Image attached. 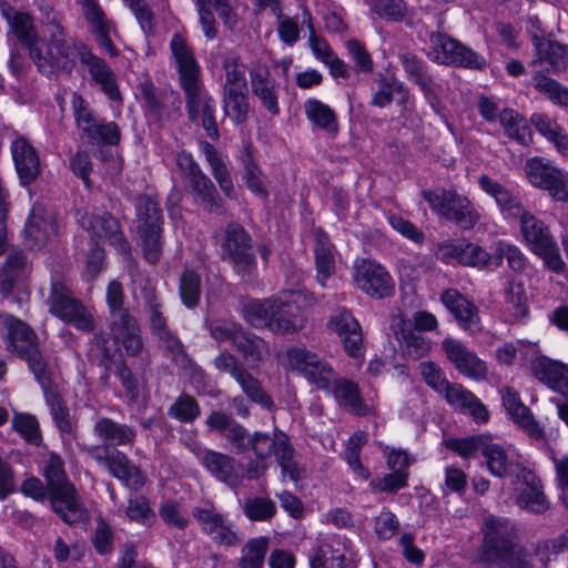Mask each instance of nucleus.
Instances as JSON below:
<instances>
[{"instance_id":"8","label":"nucleus","mask_w":568,"mask_h":568,"mask_svg":"<svg viewBox=\"0 0 568 568\" xmlns=\"http://www.w3.org/2000/svg\"><path fill=\"white\" fill-rule=\"evenodd\" d=\"M483 540L478 548L479 561L486 566L498 565L504 555L519 541L515 523L505 517L488 516L481 527Z\"/></svg>"},{"instance_id":"32","label":"nucleus","mask_w":568,"mask_h":568,"mask_svg":"<svg viewBox=\"0 0 568 568\" xmlns=\"http://www.w3.org/2000/svg\"><path fill=\"white\" fill-rule=\"evenodd\" d=\"M311 568H354L345 546L335 538L322 540L310 559Z\"/></svg>"},{"instance_id":"4","label":"nucleus","mask_w":568,"mask_h":568,"mask_svg":"<svg viewBox=\"0 0 568 568\" xmlns=\"http://www.w3.org/2000/svg\"><path fill=\"white\" fill-rule=\"evenodd\" d=\"M88 44L80 39L68 37L65 28L57 20H52L49 29V39L45 51L42 47L31 51V60L40 73L71 74L77 60L81 61Z\"/></svg>"},{"instance_id":"2","label":"nucleus","mask_w":568,"mask_h":568,"mask_svg":"<svg viewBox=\"0 0 568 568\" xmlns=\"http://www.w3.org/2000/svg\"><path fill=\"white\" fill-rule=\"evenodd\" d=\"M170 49L179 75V85L185 95L189 119L195 122L201 118L206 134L213 140L219 139L214 100L205 90L201 68L192 48L180 33H174Z\"/></svg>"},{"instance_id":"12","label":"nucleus","mask_w":568,"mask_h":568,"mask_svg":"<svg viewBox=\"0 0 568 568\" xmlns=\"http://www.w3.org/2000/svg\"><path fill=\"white\" fill-rule=\"evenodd\" d=\"M71 104L77 128L82 138H87L92 144L115 145L120 142L121 131L119 125L113 121H98L81 94L73 92Z\"/></svg>"},{"instance_id":"61","label":"nucleus","mask_w":568,"mask_h":568,"mask_svg":"<svg viewBox=\"0 0 568 568\" xmlns=\"http://www.w3.org/2000/svg\"><path fill=\"white\" fill-rule=\"evenodd\" d=\"M483 456L486 458V464L491 475L504 477L508 474L510 463L507 453L501 446L487 442Z\"/></svg>"},{"instance_id":"44","label":"nucleus","mask_w":568,"mask_h":568,"mask_svg":"<svg viewBox=\"0 0 568 568\" xmlns=\"http://www.w3.org/2000/svg\"><path fill=\"white\" fill-rule=\"evenodd\" d=\"M234 347L252 367H257L270 354L266 341L244 331L235 341Z\"/></svg>"},{"instance_id":"16","label":"nucleus","mask_w":568,"mask_h":568,"mask_svg":"<svg viewBox=\"0 0 568 568\" xmlns=\"http://www.w3.org/2000/svg\"><path fill=\"white\" fill-rule=\"evenodd\" d=\"M326 328L341 338L348 356L357 358L364 355L362 326L349 310L345 307L335 310L326 324Z\"/></svg>"},{"instance_id":"9","label":"nucleus","mask_w":568,"mask_h":568,"mask_svg":"<svg viewBox=\"0 0 568 568\" xmlns=\"http://www.w3.org/2000/svg\"><path fill=\"white\" fill-rule=\"evenodd\" d=\"M430 209L440 217L454 222L460 230H473L481 215L475 205L455 191L436 189L422 192Z\"/></svg>"},{"instance_id":"47","label":"nucleus","mask_w":568,"mask_h":568,"mask_svg":"<svg viewBox=\"0 0 568 568\" xmlns=\"http://www.w3.org/2000/svg\"><path fill=\"white\" fill-rule=\"evenodd\" d=\"M397 339L403 353L414 361L425 357L432 348V342L427 337L408 326L400 328Z\"/></svg>"},{"instance_id":"63","label":"nucleus","mask_w":568,"mask_h":568,"mask_svg":"<svg viewBox=\"0 0 568 568\" xmlns=\"http://www.w3.org/2000/svg\"><path fill=\"white\" fill-rule=\"evenodd\" d=\"M486 444L487 437L484 435H476L466 438H449L446 440V447L463 458H470L478 452L483 454Z\"/></svg>"},{"instance_id":"1","label":"nucleus","mask_w":568,"mask_h":568,"mask_svg":"<svg viewBox=\"0 0 568 568\" xmlns=\"http://www.w3.org/2000/svg\"><path fill=\"white\" fill-rule=\"evenodd\" d=\"M206 425L210 429L220 432L235 454L253 452L255 460L246 465L248 479L263 476L272 457H275L284 476H288L294 481L301 478V470L294 460V448L288 436L283 432H274L273 436L263 432L250 434L243 425L220 410L212 412L207 416Z\"/></svg>"},{"instance_id":"11","label":"nucleus","mask_w":568,"mask_h":568,"mask_svg":"<svg viewBox=\"0 0 568 568\" xmlns=\"http://www.w3.org/2000/svg\"><path fill=\"white\" fill-rule=\"evenodd\" d=\"M191 513L201 531L213 544L230 548L241 542L236 525L222 514L212 501H204L193 507Z\"/></svg>"},{"instance_id":"51","label":"nucleus","mask_w":568,"mask_h":568,"mask_svg":"<svg viewBox=\"0 0 568 568\" xmlns=\"http://www.w3.org/2000/svg\"><path fill=\"white\" fill-rule=\"evenodd\" d=\"M63 313L67 315L60 316V320L65 324L85 333L94 331V317L80 300L72 297V300L64 307Z\"/></svg>"},{"instance_id":"56","label":"nucleus","mask_w":568,"mask_h":568,"mask_svg":"<svg viewBox=\"0 0 568 568\" xmlns=\"http://www.w3.org/2000/svg\"><path fill=\"white\" fill-rule=\"evenodd\" d=\"M532 85L552 103L568 106V89L556 80L542 73H536L532 78Z\"/></svg>"},{"instance_id":"15","label":"nucleus","mask_w":568,"mask_h":568,"mask_svg":"<svg viewBox=\"0 0 568 568\" xmlns=\"http://www.w3.org/2000/svg\"><path fill=\"white\" fill-rule=\"evenodd\" d=\"M435 256L446 264L458 263L465 266L483 268L489 264V253L467 240H447L437 244Z\"/></svg>"},{"instance_id":"45","label":"nucleus","mask_w":568,"mask_h":568,"mask_svg":"<svg viewBox=\"0 0 568 568\" xmlns=\"http://www.w3.org/2000/svg\"><path fill=\"white\" fill-rule=\"evenodd\" d=\"M560 169L557 168L552 161L542 158L534 156L526 161L524 171L529 183L539 190H545L551 182L552 178Z\"/></svg>"},{"instance_id":"26","label":"nucleus","mask_w":568,"mask_h":568,"mask_svg":"<svg viewBox=\"0 0 568 568\" xmlns=\"http://www.w3.org/2000/svg\"><path fill=\"white\" fill-rule=\"evenodd\" d=\"M478 184L486 194L495 200L496 204L506 217L519 219L527 212L519 196L514 194L498 181L483 174L478 179Z\"/></svg>"},{"instance_id":"6","label":"nucleus","mask_w":568,"mask_h":568,"mask_svg":"<svg viewBox=\"0 0 568 568\" xmlns=\"http://www.w3.org/2000/svg\"><path fill=\"white\" fill-rule=\"evenodd\" d=\"M138 233L145 260L155 264L163 248V215L160 203L150 195H139L135 201Z\"/></svg>"},{"instance_id":"62","label":"nucleus","mask_w":568,"mask_h":568,"mask_svg":"<svg viewBox=\"0 0 568 568\" xmlns=\"http://www.w3.org/2000/svg\"><path fill=\"white\" fill-rule=\"evenodd\" d=\"M97 554L109 555L114 549V531L112 526L102 517L97 518V525L91 537Z\"/></svg>"},{"instance_id":"27","label":"nucleus","mask_w":568,"mask_h":568,"mask_svg":"<svg viewBox=\"0 0 568 568\" xmlns=\"http://www.w3.org/2000/svg\"><path fill=\"white\" fill-rule=\"evenodd\" d=\"M93 434L105 446L111 448L133 446L138 432L134 426L118 423L110 417H101L93 426Z\"/></svg>"},{"instance_id":"19","label":"nucleus","mask_w":568,"mask_h":568,"mask_svg":"<svg viewBox=\"0 0 568 568\" xmlns=\"http://www.w3.org/2000/svg\"><path fill=\"white\" fill-rule=\"evenodd\" d=\"M10 151L21 185L29 186L42 171L37 149L26 136L16 134L11 141Z\"/></svg>"},{"instance_id":"18","label":"nucleus","mask_w":568,"mask_h":568,"mask_svg":"<svg viewBox=\"0 0 568 568\" xmlns=\"http://www.w3.org/2000/svg\"><path fill=\"white\" fill-rule=\"evenodd\" d=\"M200 462L213 477L231 488H237L244 478H247L246 467L227 454L204 450Z\"/></svg>"},{"instance_id":"38","label":"nucleus","mask_w":568,"mask_h":568,"mask_svg":"<svg viewBox=\"0 0 568 568\" xmlns=\"http://www.w3.org/2000/svg\"><path fill=\"white\" fill-rule=\"evenodd\" d=\"M276 308L270 329L280 334H292L301 331L305 325L304 317L298 313L295 304L276 298Z\"/></svg>"},{"instance_id":"64","label":"nucleus","mask_w":568,"mask_h":568,"mask_svg":"<svg viewBox=\"0 0 568 568\" xmlns=\"http://www.w3.org/2000/svg\"><path fill=\"white\" fill-rule=\"evenodd\" d=\"M409 473L392 471L369 481V488L374 493H386L394 495L399 489L408 486Z\"/></svg>"},{"instance_id":"58","label":"nucleus","mask_w":568,"mask_h":568,"mask_svg":"<svg viewBox=\"0 0 568 568\" xmlns=\"http://www.w3.org/2000/svg\"><path fill=\"white\" fill-rule=\"evenodd\" d=\"M179 294L182 303L187 308H194L199 302L201 296V277L194 271H185L179 284Z\"/></svg>"},{"instance_id":"40","label":"nucleus","mask_w":568,"mask_h":568,"mask_svg":"<svg viewBox=\"0 0 568 568\" xmlns=\"http://www.w3.org/2000/svg\"><path fill=\"white\" fill-rule=\"evenodd\" d=\"M519 220L523 237L532 253L555 241L548 226L530 212L527 211Z\"/></svg>"},{"instance_id":"29","label":"nucleus","mask_w":568,"mask_h":568,"mask_svg":"<svg viewBox=\"0 0 568 568\" xmlns=\"http://www.w3.org/2000/svg\"><path fill=\"white\" fill-rule=\"evenodd\" d=\"M85 227L92 231L93 235L105 237L119 253L124 255L131 253L130 243L123 234L119 221L110 213L90 216Z\"/></svg>"},{"instance_id":"30","label":"nucleus","mask_w":568,"mask_h":568,"mask_svg":"<svg viewBox=\"0 0 568 568\" xmlns=\"http://www.w3.org/2000/svg\"><path fill=\"white\" fill-rule=\"evenodd\" d=\"M329 389L337 404L348 412L357 416H366L371 413L369 406L362 398L357 383L336 376Z\"/></svg>"},{"instance_id":"20","label":"nucleus","mask_w":568,"mask_h":568,"mask_svg":"<svg viewBox=\"0 0 568 568\" xmlns=\"http://www.w3.org/2000/svg\"><path fill=\"white\" fill-rule=\"evenodd\" d=\"M442 349L460 374L477 381L485 378L487 374L485 362L468 349L462 341L446 337L442 342Z\"/></svg>"},{"instance_id":"50","label":"nucleus","mask_w":568,"mask_h":568,"mask_svg":"<svg viewBox=\"0 0 568 568\" xmlns=\"http://www.w3.org/2000/svg\"><path fill=\"white\" fill-rule=\"evenodd\" d=\"M276 298L255 300L247 303L243 308L245 321L254 327L270 328L274 310L276 308Z\"/></svg>"},{"instance_id":"31","label":"nucleus","mask_w":568,"mask_h":568,"mask_svg":"<svg viewBox=\"0 0 568 568\" xmlns=\"http://www.w3.org/2000/svg\"><path fill=\"white\" fill-rule=\"evenodd\" d=\"M24 244L30 250L41 248L57 233V223L49 213L33 211L24 225Z\"/></svg>"},{"instance_id":"52","label":"nucleus","mask_w":568,"mask_h":568,"mask_svg":"<svg viewBox=\"0 0 568 568\" xmlns=\"http://www.w3.org/2000/svg\"><path fill=\"white\" fill-rule=\"evenodd\" d=\"M222 104L224 114L234 123H244L251 109L248 90L222 93Z\"/></svg>"},{"instance_id":"43","label":"nucleus","mask_w":568,"mask_h":568,"mask_svg":"<svg viewBox=\"0 0 568 568\" xmlns=\"http://www.w3.org/2000/svg\"><path fill=\"white\" fill-rule=\"evenodd\" d=\"M306 118L317 128L329 134H337L338 120L336 112L317 99H308L304 103Z\"/></svg>"},{"instance_id":"23","label":"nucleus","mask_w":568,"mask_h":568,"mask_svg":"<svg viewBox=\"0 0 568 568\" xmlns=\"http://www.w3.org/2000/svg\"><path fill=\"white\" fill-rule=\"evenodd\" d=\"M500 395L503 405L514 423L524 429L530 438H544V428L535 419L530 409L521 402L518 392L511 387H504L500 389Z\"/></svg>"},{"instance_id":"35","label":"nucleus","mask_w":568,"mask_h":568,"mask_svg":"<svg viewBox=\"0 0 568 568\" xmlns=\"http://www.w3.org/2000/svg\"><path fill=\"white\" fill-rule=\"evenodd\" d=\"M534 373L549 388L568 397V365L541 358L535 363Z\"/></svg>"},{"instance_id":"14","label":"nucleus","mask_w":568,"mask_h":568,"mask_svg":"<svg viewBox=\"0 0 568 568\" xmlns=\"http://www.w3.org/2000/svg\"><path fill=\"white\" fill-rule=\"evenodd\" d=\"M353 282L356 288L376 300L394 293V281L389 272L379 263L362 258L353 266Z\"/></svg>"},{"instance_id":"28","label":"nucleus","mask_w":568,"mask_h":568,"mask_svg":"<svg viewBox=\"0 0 568 568\" xmlns=\"http://www.w3.org/2000/svg\"><path fill=\"white\" fill-rule=\"evenodd\" d=\"M111 332L114 339L123 345L128 355L136 356L143 348L141 329L136 318L130 312H121L113 316Z\"/></svg>"},{"instance_id":"41","label":"nucleus","mask_w":568,"mask_h":568,"mask_svg":"<svg viewBox=\"0 0 568 568\" xmlns=\"http://www.w3.org/2000/svg\"><path fill=\"white\" fill-rule=\"evenodd\" d=\"M334 246L331 244L327 234L322 231L316 233V245L314 248L316 280L322 285H326V281L335 272Z\"/></svg>"},{"instance_id":"13","label":"nucleus","mask_w":568,"mask_h":568,"mask_svg":"<svg viewBox=\"0 0 568 568\" xmlns=\"http://www.w3.org/2000/svg\"><path fill=\"white\" fill-rule=\"evenodd\" d=\"M286 358L292 369L301 373L318 389L328 390L337 375L326 359L303 347L288 348Z\"/></svg>"},{"instance_id":"24","label":"nucleus","mask_w":568,"mask_h":568,"mask_svg":"<svg viewBox=\"0 0 568 568\" xmlns=\"http://www.w3.org/2000/svg\"><path fill=\"white\" fill-rule=\"evenodd\" d=\"M518 478L524 484L517 496V505L536 515L545 514L550 508V501L546 497L541 480L528 469H523Z\"/></svg>"},{"instance_id":"42","label":"nucleus","mask_w":568,"mask_h":568,"mask_svg":"<svg viewBox=\"0 0 568 568\" xmlns=\"http://www.w3.org/2000/svg\"><path fill=\"white\" fill-rule=\"evenodd\" d=\"M224 82L222 93L234 91H247L246 64L235 54H227L222 62Z\"/></svg>"},{"instance_id":"60","label":"nucleus","mask_w":568,"mask_h":568,"mask_svg":"<svg viewBox=\"0 0 568 568\" xmlns=\"http://www.w3.org/2000/svg\"><path fill=\"white\" fill-rule=\"evenodd\" d=\"M125 514L130 520L146 527H151L156 521L154 510L150 507L148 498L142 495L129 498Z\"/></svg>"},{"instance_id":"7","label":"nucleus","mask_w":568,"mask_h":568,"mask_svg":"<svg viewBox=\"0 0 568 568\" xmlns=\"http://www.w3.org/2000/svg\"><path fill=\"white\" fill-rule=\"evenodd\" d=\"M217 243L222 250V260L227 261L241 278H251L254 275L256 256L253 251V239L241 224L229 223Z\"/></svg>"},{"instance_id":"53","label":"nucleus","mask_w":568,"mask_h":568,"mask_svg":"<svg viewBox=\"0 0 568 568\" xmlns=\"http://www.w3.org/2000/svg\"><path fill=\"white\" fill-rule=\"evenodd\" d=\"M235 382L241 387L242 392L246 395V397L260 405L264 409H273L274 402L271 396L265 392L261 382L253 376L248 369H246Z\"/></svg>"},{"instance_id":"37","label":"nucleus","mask_w":568,"mask_h":568,"mask_svg":"<svg viewBox=\"0 0 568 568\" xmlns=\"http://www.w3.org/2000/svg\"><path fill=\"white\" fill-rule=\"evenodd\" d=\"M40 386L43 389L45 403L50 407V413L57 428L60 430V433H72L73 419L62 396L59 394L55 387L52 386L51 371L48 372V383L40 384Z\"/></svg>"},{"instance_id":"59","label":"nucleus","mask_w":568,"mask_h":568,"mask_svg":"<svg viewBox=\"0 0 568 568\" xmlns=\"http://www.w3.org/2000/svg\"><path fill=\"white\" fill-rule=\"evenodd\" d=\"M244 515L253 521H267L276 514V505L268 497L247 498L243 504Z\"/></svg>"},{"instance_id":"39","label":"nucleus","mask_w":568,"mask_h":568,"mask_svg":"<svg viewBox=\"0 0 568 568\" xmlns=\"http://www.w3.org/2000/svg\"><path fill=\"white\" fill-rule=\"evenodd\" d=\"M6 19L10 26L11 31L22 44V47L28 50L29 57L31 58V51L33 49H38L41 42L32 17L26 12H12L6 13Z\"/></svg>"},{"instance_id":"25","label":"nucleus","mask_w":568,"mask_h":568,"mask_svg":"<svg viewBox=\"0 0 568 568\" xmlns=\"http://www.w3.org/2000/svg\"><path fill=\"white\" fill-rule=\"evenodd\" d=\"M447 403L463 414H469L477 424L489 420V412L483 402L460 384H450L442 394Z\"/></svg>"},{"instance_id":"21","label":"nucleus","mask_w":568,"mask_h":568,"mask_svg":"<svg viewBox=\"0 0 568 568\" xmlns=\"http://www.w3.org/2000/svg\"><path fill=\"white\" fill-rule=\"evenodd\" d=\"M442 304L457 321L459 327L466 332L480 329L478 307L456 288H447L440 293Z\"/></svg>"},{"instance_id":"49","label":"nucleus","mask_w":568,"mask_h":568,"mask_svg":"<svg viewBox=\"0 0 568 568\" xmlns=\"http://www.w3.org/2000/svg\"><path fill=\"white\" fill-rule=\"evenodd\" d=\"M490 261L496 267L500 266L504 260L507 261V264L510 270L516 273H521L526 267V256L521 252V250L508 242L498 241L495 243L493 252L489 253Z\"/></svg>"},{"instance_id":"22","label":"nucleus","mask_w":568,"mask_h":568,"mask_svg":"<svg viewBox=\"0 0 568 568\" xmlns=\"http://www.w3.org/2000/svg\"><path fill=\"white\" fill-rule=\"evenodd\" d=\"M80 62L87 69L91 80L111 101L122 102L116 75L104 59L97 55L88 45Z\"/></svg>"},{"instance_id":"5","label":"nucleus","mask_w":568,"mask_h":568,"mask_svg":"<svg viewBox=\"0 0 568 568\" xmlns=\"http://www.w3.org/2000/svg\"><path fill=\"white\" fill-rule=\"evenodd\" d=\"M0 324L7 331V351L28 363L39 384H47L50 367L39 349L34 331L26 322L8 313H0Z\"/></svg>"},{"instance_id":"3","label":"nucleus","mask_w":568,"mask_h":568,"mask_svg":"<svg viewBox=\"0 0 568 568\" xmlns=\"http://www.w3.org/2000/svg\"><path fill=\"white\" fill-rule=\"evenodd\" d=\"M42 475L53 511L68 525L83 521L88 516L87 509L77 488L69 480L64 462L59 454L49 453L43 459Z\"/></svg>"},{"instance_id":"36","label":"nucleus","mask_w":568,"mask_h":568,"mask_svg":"<svg viewBox=\"0 0 568 568\" xmlns=\"http://www.w3.org/2000/svg\"><path fill=\"white\" fill-rule=\"evenodd\" d=\"M200 149L205 160L207 161L213 178L215 179L219 187L229 199H235V189L232 181L231 172L223 156L217 152L215 146L207 141L200 143Z\"/></svg>"},{"instance_id":"10","label":"nucleus","mask_w":568,"mask_h":568,"mask_svg":"<svg viewBox=\"0 0 568 568\" xmlns=\"http://www.w3.org/2000/svg\"><path fill=\"white\" fill-rule=\"evenodd\" d=\"M428 58L439 64L481 70L486 59L458 40L442 32L429 34Z\"/></svg>"},{"instance_id":"34","label":"nucleus","mask_w":568,"mask_h":568,"mask_svg":"<svg viewBox=\"0 0 568 568\" xmlns=\"http://www.w3.org/2000/svg\"><path fill=\"white\" fill-rule=\"evenodd\" d=\"M190 183L192 193L195 195V202L210 214L224 215L226 206L220 196L214 183L204 173L197 175Z\"/></svg>"},{"instance_id":"54","label":"nucleus","mask_w":568,"mask_h":568,"mask_svg":"<svg viewBox=\"0 0 568 568\" xmlns=\"http://www.w3.org/2000/svg\"><path fill=\"white\" fill-rule=\"evenodd\" d=\"M268 541V538L263 536L248 539L242 548L240 568H263Z\"/></svg>"},{"instance_id":"17","label":"nucleus","mask_w":568,"mask_h":568,"mask_svg":"<svg viewBox=\"0 0 568 568\" xmlns=\"http://www.w3.org/2000/svg\"><path fill=\"white\" fill-rule=\"evenodd\" d=\"M248 74L254 98L271 116L278 115L281 84L271 75L267 65L260 63L252 65Z\"/></svg>"},{"instance_id":"48","label":"nucleus","mask_w":568,"mask_h":568,"mask_svg":"<svg viewBox=\"0 0 568 568\" xmlns=\"http://www.w3.org/2000/svg\"><path fill=\"white\" fill-rule=\"evenodd\" d=\"M505 133L523 145H528L532 141L530 128L526 120L513 109H505L498 115Z\"/></svg>"},{"instance_id":"33","label":"nucleus","mask_w":568,"mask_h":568,"mask_svg":"<svg viewBox=\"0 0 568 568\" xmlns=\"http://www.w3.org/2000/svg\"><path fill=\"white\" fill-rule=\"evenodd\" d=\"M106 468L113 477L133 490L141 489L145 484L142 471L119 449L112 448Z\"/></svg>"},{"instance_id":"55","label":"nucleus","mask_w":568,"mask_h":568,"mask_svg":"<svg viewBox=\"0 0 568 568\" xmlns=\"http://www.w3.org/2000/svg\"><path fill=\"white\" fill-rule=\"evenodd\" d=\"M371 12L387 22H402L407 14L404 0H364Z\"/></svg>"},{"instance_id":"57","label":"nucleus","mask_w":568,"mask_h":568,"mask_svg":"<svg viewBox=\"0 0 568 568\" xmlns=\"http://www.w3.org/2000/svg\"><path fill=\"white\" fill-rule=\"evenodd\" d=\"M201 414L195 398L189 394H181L169 407L168 415L181 423H193Z\"/></svg>"},{"instance_id":"46","label":"nucleus","mask_w":568,"mask_h":568,"mask_svg":"<svg viewBox=\"0 0 568 568\" xmlns=\"http://www.w3.org/2000/svg\"><path fill=\"white\" fill-rule=\"evenodd\" d=\"M527 301L523 283L509 281L505 288V313L511 321H520L528 315Z\"/></svg>"}]
</instances>
